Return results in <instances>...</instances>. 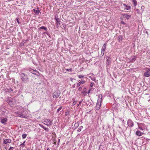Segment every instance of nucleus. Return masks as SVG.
<instances>
[{"mask_svg":"<svg viewBox=\"0 0 150 150\" xmlns=\"http://www.w3.org/2000/svg\"><path fill=\"white\" fill-rule=\"evenodd\" d=\"M111 58H110L109 57H108V59L107 60L106 64L107 65H109L110 63Z\"/></svg>","mask_w":150,"mask_h":150,"instance_id":"nucleus-17","label":"nucleus"},{"mask_svg":"<svg viewBox=\"0 0 150 150\" xmlns=\"http://www.w3.org/2000/svg\"><path fill=\"white\" fill-rule=\"evenodd\" d=\"M55 19L56 21V22L57 23H59V18H57L56 17V16H55Z\"/></svg>","mask_w":150,"mask_h":150,"instance_id":"nucleus-32","label":"nucleus"},{"mask_svg":"<svg viewBox=\"0 0 150 150\" xmlns=\"http://www.w3.org/2000/svg\"><path fill=\"white\" fill-rule=\"evenodd\" d=\"M123 5L125 6L126 8L125 9L127 10H129L130 9V6H128L125 4H123Z\"/></svg>","mask_w":150,"mask_h":150,"instance_id":"nucleus-15","label":"nucleus"},{"mask_svg":"<svg viewBox=\"0 0 150 150\" xmlns=\"http://www.w3.org/2000/svg\"><path fill=\"white\" fill-rule=\"evenodd\" d=\"M78 126H79V124L77 123H75V125H74V126H75L76 127H78Z\"/></svg>","mask_w":150,"mask_h":150,"instance_id":"nucleus-42","label":"nucleus"},{"mask_svg":"<svg viewBox=\"0 0 150 150\" xmlns=\"http://www.w3.org/2000/svg\"><path fill=\"white\" fill-rule=\"evenodd\" d=\"M150 68L146 72H145L144 74V76L145 77H148L150 76Z\"/></svg>","mask_w":150,"mask_h":150,"instance_id":"nucleus-9","label":"nucleus"},{"mask_svg":"<svg viewBox=\"0 0 150 150\" xmlns=\"http://www.w3.org/2000/svg\"><path fill=\"white\" fill-rule=\"evenodd\" d=\"M132 1L134 4V6H136L137 4V1L136 0H132Z\"/></svg>","mask_w":150,"mask_h":150,"instance_id":"nucleus-19","label":"nucleus"},{"mask_svg":"<svg viewBox=\"0 0 150 150\" xmlns=\"http://www.w3.org/2000/svg\"><path fill=\"white\" fill-rule=\"evenodd\" d=\"M84 76L83 75H80L78 76L79 78V79H82V78H83L84 77Z\"/></svg>","mask_w":150,"mask_h":150,"instance_id":"nucleus-29","label":"nucleus"},{"mask_svg":"<svg viewBox=\"0 0 150 150\" xmlns=\"http://www.w3.org/2000/svg\"><path fill=\"white\" fill-rule=\"evenodd\" d=\"M137 57L134 56H133L131 57L130 58L131 60L130 61L131 62H134L136 59Z\"/></svg>","mask_w":150,"mask_h":150,"instance_id":"nucleus-14","label":"nucleus"},{"mask_svg":"<svg viewBox=\"0 0 150 150\" xmlns=\"http://www.w3.org/2000/svg\"><path fill=\"white\" fill-rule=\"evenodd\" d=\"M105 51V50L101 49V54L102 56H103L104 54Z\"/></svg>","mask_w":150,"mask_h":150,"instance_id":"nucleus-28","label":"nucleus"},{"mask_svg":"<svg viewBox=\"0 0 150 150\" xmlns=\"http://www.w3.org/2000/svg\"><path fill=\"white\" fill-rule=\"evenodd\" d=\"M143 134V133L139 131H137L136 132V134L139 136H142Z\"/></svg>","mask_w":150,"mask_h":150,"instance_id":"nucleus-13","label":"nucleus"},{"mask_svg":"<svg viewBox=\"0 0 150 150\" xmlns=\"http://www.w3.org/2000/svg\"><path fill=\"white\" fill-rule=\"evenodd\" d=\"M44 122L45 123L44 124L48 126H50L52 125V122L49 119H45L44 121Z\"/></svg>","mask_w":150,"mask_h":150,"instance_id":"nucleus-6","label":"nucleus"},{"mask_svg":"<svg viewBox=\"0 0 150 150\" xmlns=\"http://www.w3.org/2000/svg\"><path fill=\"white\" fill-rule=\"evenodd\" d=\"M24 43H21V44H20V45L21 46H23L24 45Z\"/></svg>","mask_w":150,"mask_h":150,"instance_id":"nucleus-49","label":"nucleus"},{"mask_svg":"<svg viewBox=\"0 0 150 150\" xmlns=\"http://www.w3.org/2000/svg\"><path fill=\"white\" fill-rule=\"evenodd\" d=\"M92 80H93V81H95L96 80V78H95V77H94V78L91 79Z\"/></svg>","mask_w":150,"mask_h":150,"instance_id":"nucleus-47","label":"nucleus"},{"mask_svg":"<svg viewBox=\"0 0 150 150\" xmlns=\"http://www.w3.org/2000/svg\"><path fill=\"white\" fill-rule=\"evenodd\" d=\"M20 74L21 79L24 82L28 81L29 79L26 74L23 73H21Z\"/></svg>","mask_w":150,"mask_h":150,"instance_id":"nucleus-1","label":"nucleus"},{"mask_svg":"<svg viewBox=\"0 0 150 150\" xmlns=\"http://www.w3.org/2000/svg\"><path fill=\"white\" fill-rule=\"evenodd\" d=\"M27 135V134H23L22 135V137L23 139H24L26 137Z\"/></svg>","mask_w":150,"mask_h":150,"instance_id":"nucleus-26","label":"nucleus"},{"mask_svg":"<svg viewBox=\"0 0 150 150\" xmlns=\"http://www.w3.org/2000/svg\"><path fill=\"white\" fill-rule=\"evenodd\" d=\"M60 93L58 91H55L52 93V96L54 98H57L60 95Z\"/></svg>","mask_w":150,"mask_h":150,"instance_id":"nucleus-7","label":"nucleus"},{"mask_svg":"<svg viewBox=\"0 0 150 150\" xmlns=\"http://www.w3.org/2000/svg\"><path fill=\"white\" fill-rule=\"evenodd\" d=\"M136 11H137V13H138L139 14H142V12H141V10L140 11V10L139 9H137L136 10Z\"/></svg>","mask_w":150,"mask_h":150,"instance_id":"nucleus-27","label":"nucleus"},{"mask_svg":"<svg viewBox=\"0 0 150 150\" xmlns=\"http://www.w3.org/2000/svg\"><path fill=\"white\" fill-rule=\"evenodd\" d=\"M139 128L140 129L143 130V129L142 127H139Z\"/></svg>","mask_w":150,"mask_h":150,"instance_id":"nucleus-52","label":"nucleus"},{"mask_svg":"<svg viewBox=\"0 0 150 150\" xmlns=\"http://www.w3.org/2000/svg\"><path fill=\"white\" fill-rule=\"evenodd\" d=\"M80 85H81V84H80V83H79H79H78L77 84V85H76V86H77V87H79V86H80Z\"/></svg>","mask_w":150,"mask_h":150,"instance_id":"nucleus-37","label":"nucleus"},{"mask_svg":"<svg viewBox=\"0 0 150 150\" xmlns=\"http://www.w3.org/2000/svg\"><path fill=\"white\" fill-rule=\"evenodd\" d=\"M106 44L105 43L104 44L102 48V49L105 50L106 48Z\"/></svg>","mask_w":150,"mask_h":150,"instance_id":"nucleus-23","label":"nucleus"},{"mask_svg":"<svg viewBox=\"0 0 150 150\" xmlns=\"http://www.w3.org/2000/svg\"><path fill=\"white\" fill-rule=\"evenodd\" d=\"M44 129L45 131H46L47 132H48L49 130V129L48 128L46 127Z\"/></svg>","mask_w":150,"mask_h":150,"instance_id":"nucleus-35","label":"nucleus"},{"mask_svg":"<svg viewBox=\"0 0 150 150\" xmlns=\"http://www.w3.org/2000/svg\"><path fill=\"white\" fill-rule=\"evenodd\" d=\"M85 81L84 80H82L81 81H80V82H79L80 84H83L85 83Z\"/></svg>","mask_w":150,"mask_h":150,"instance_id":"nucleus-33","label":"nucleus"},{"mask_svg":"<svg viewBox=\"0 0 150 150\" xmlns=\"http://www.w3.org/2000/svg\"><path fill=\"white\" fill-rule=\"evenodd\" d=\"M62 107L61 106L59 108H58V109L57 110V113L59 112L62 109Z\"/></svg>","mask_w":150,"mask_h":150,"instance_id":"nucleus-30","label":"nucleus"},{"mask_svg":"<svg viewBox=\"0 0 150 150\" xmlns=\"http://www.w3.org/2000/svg\"><path fill=\"white\" fill-rule=\"evenodd\" d=\"M45 128H46L44 126V127H43L42 128H43L44 129H45Z\"/></svg>","mask_w":150,"mask_h":150,"instance_id":"nucleus-54","label":"nucleus"},{"mask_svg":"<svg viewBox=\"0 0 150 150\" xmlns=\"http://www.w3.org/2000/svg\"><path fill=\"white\" fill-rule=\"evenodd\" d=\"M33 10L34 13H35V14L37 15H38L39 13L40 12V11L38 10L33 9Z\"/></svg>","mask_w":150,"mask_h":150,"instance_id":"nucleus-16","label":"nucleus"},{"mask_svg":"<svg viewBox=\"0 0 150 150\" xmlns=\"http://www.w3.org/2000/svg\"><path fill=\"white\" fill-rule=\"evenodd\" d=\"M91 91V89H89V90L88 91L87 93H88V94Z\"/></svg>","mask_w":150,"mask_h":150,"instance_id":"nucleus-50","label":"nucleus"},{"mask_svg":"<svg viewBox=\"0 0 150 150\" xmlns=\"http://www.w3.org/2000/svg\"><path fill=\"white\" fill-rule=\"evenodd\" d=\"M77 101L75 100L73 101V105H75Z\"/></svg>","mask_w":150,"mask_h":150,"instance_id":"nucleus-34","label":"nucleus"},{"mask_svg":"<svg viewBox=\"0 0 150 150\" xmlns=\"http://www.w3.org/2000/svg\"><path fill=\"white\" fill-rule=\"evenodd\" d=\"M39 29H44L46 31H47V28L46 27L42 26L39 28Z\"/></svg>","mask_w":150,"mask_h":150,"instance_id":"nucleus-18","label":"nucleus"},{"mask_svg":"<svg viewBox=\"0 0 150 150\" xmlns=\"http://www.w3.org/2000/svg\"><path fill=\"white\" fill-rule=\"evenodd\" d=\"M72 87L73 88H74L75 87V84H74V85H73Z\"/></svg>","mask_w":150,"mask_h":150,"instance_id":"nucleus-51","label":"nucleus"},{"mask_svg":"<svg viewBox=\"0 0 150 150\" xmlns=\"http://www.w3.org/2000/svg\"><path fill=\"white\" fill-rule=\"evenodd\" d=\"M6 101L11 106H12L15 103V99L10 97H8Z\"/></svg>","mask_w":150,"mask_h":150,"instance_id":"nucleus-2","label":"nucleus"},{"mask_svg":"<svg viewBox=\"0 0 150 150\" xmlns=\"http://www.w3.org/2000/svg\"><path fill=\"white\" fill-rule=\"evenodd\" d=\"M11 140L9 139H6L4 140L3 143L5 144H6L7 143H10L11 142Z\"/></svg>","mask_w":150,"mask_h":150,"instance_id":"nucleus-12","label":"nucleus"},{"mask_svg":"<svg viewBox=\"0 0 150 150\" xmlns=\"http://www.w3.org/2000/svg\"><path fill=\"white\" fill-rule=\"evenodd\" d=\"M82 93L83 94H86L87 93L86 92V88H83V92Z\"/></svg>","mask_w":150,"mask_h":150,"instance_id":"nucleus-22","label":"nucleus"},{"mask_svg":"<svg viewBox=\"0 0 150 150\" xmlns=\"http://www.w3.org/2000/svg\"><path fill=\"white\" fill-rule=\"evenodd\" d=\"M13 148H14L12 146H10L8 150H10L11 149H13Z\"/></svg>","mask_w":150,"mask_h":150,"instance_id":"nucleus-44","label":"nucleus"},{"mask_svg":"<svg viewBox=\"0 0 150 150\" xmlns=\"http://www.w3.org/2000/svg\"><path fill=\"white\" fill-rule=\"evenodd\" d=\"M82 101H83V100H81V101H80L79 102V104L78 105H77V106H79V105L82 102Z\"/></svg>","mask_w":150,"mask_h":150,"instance_id":"nucleus-38","label":"nucleus"},{"mask_svg":"<svg viewBox=\"0 0 150 150\" xmlns=\"http://www.w3.org/2000/svg\"><path fill=\"white\" fill-rule=\"evenodd\" d=\"M101 104L100 103V102L97 101V102L96 108V110H99Z\"/></svg>","mask_w":150,"mask_h":150,"instance_id":"nucleus-10","label":"nucleus"},{"mask_svg":"<svg viewBox=\"0 0 150 150\" xmlns=\"http://www.w3.org/2000/svg\"><path fill=\"white\" fill-rule=\"evenodd\" d=\"M144 8H145V7L144 6L142 5L141 7V11L142 12V13L144 11Z\"/></svg>","mask_w":150,"mask_h":150,"instance_id":"nucleus-24","label":"nucleus"},{"mask_svg":"<svg viewBox=\"0 0 150 150\" xmlns=\"http://www.w3.org/2000/svg\"><path fill=\"white\" fill-rule=\"evenodd\" d=\"M8 90L10 91H13V89L11 88H10L9 89H8Z\"/></svg>","mask_w":150,"mask_h":150,"instance_id":"nucleus-46","label":"nucleus"},{"mask_svg":"<svg viewBox=\"0 0 150 150\" xmlns=\"http://www.w3.org/2000/svg\"><path fill=\"white\" fill-rule=\"evenodd\" d=\"M47 150H50V149L49 148H47Z\"/></svg>","mask_w":150,"mask_h":150,"instance_id":"nucleus-55","label":"nucleus"},{"mask_svg":"<svg viewBox=\"0 0 150 150\" xmlns=\"http://www.w3.org/2000/svg\"><path fill=\"white\" fill-rule=\"evenodd\" d=\"M29 72L31 73L32 74L35 75L37 76H39L40 73L39 72L36 70H35L31 68L28 70Z\"/></svg>","mask_w":150,"mask_h":150,"instance_id":"nucleus-4","label":"nucleus"},{"mask_svg":"<svg viewBox=\"0 0 150 150\" xmlns=\"http://www.w3.org/2000/svg\"><path fill=\"white\" fill-rule=\"evenodd\" d=\"M23 112L24 111H23V112H15V114L16 115L18 116L23 118H27V116L26 115L24 114Z\"/></svg>","mask_w":150,"mask_h":150,"instance_id":"nucleus-3","label":"nucleus"},{"mask_svg":"<svg viewBox=\"0 0 150 150\" xmlns=\"http://www.w3.org/2000/svg\"><path fill=\"white\" fill-rule=\"evenodd\" d=\"M82 89V87H79L78 88V90L79 91H81Z\"/></svg>","mask_w":150,"mask_h":150,"instance_id":"nucleus-40","label":"nucleus"},{"mask_svg":"<svg viewBox=\"0 0 150 150\" xmlns=\"http://www.w3.org/2000/svg\"><path fill=\"white\" fill-rule=\"evenodd\" d=\"M100 96H101L102 97V96L101 95H100L99 96H98V97L99 98H100Z\"/></svg>","mask_w":150,"mask_h":150,"instance_id":"nucleus-53","label":"nucleus"},{"mask_svg":"<svg viewBox=\"0 0 150 150\" xmlns=\"http://www.w3.org/2000/svg\"><path fill=\"white\" fill-rule=\"evenodd\" d=\"M59 140H60V139H59Z\"/></svg>","mask_w":150,"mask_h":150,"instance_id":"nucleus-56","label":"nucleus"},{"mask_svg":"<svg viewBox=\"0 0 150 150\" xmlns=\"http://www.w3.org/2000/svg\"><path fill=\"white\" fill-rule=\"evenodd\" d=\"M25 141H24V142L23 143L21 144L20 145V146H21L23 147H24L25 146V145L24 144L25 143Z\"/></svg>","mask_w":150,"mask_h":150,"instance_id":"nucleus-31","label":"nucleus"},{"mask_svg":"<svg viewBox=\"0 0 150 150\" xmlns=\"http://www.w3.org/2000/svg\"><path fill=\"white\" fill-rule=\"evenodd\" d=\"M127 124L128 125L129 127H132L134 126V122L132 121L130 119L128 120Z\"/></svg>","mask_w":150,"mask_h":150,"instance_id":"nucleus-8","label":"nucleus"},{"mask_svg":"<svg viewBox=\"0 0 150 150\" xmlns=\"http://www.w3.org/2000/svg\"><path fill=\"white\" fill-rule=\"evenodd\" d=\"M122 15L125 16L127 19L128 20L131 17V16L129 15H127L125 13H122Z\"/></svg>","mask_w":150,"mask_h":150,"instance_id":"nucleus-11","label":"nucleus"},{"mask_svg":"<svg viewBox=\"0 0 150 150\" xmlns=\"http://www.w3.org/2000/svg\"><path fill=\"white\" fill-rule=\"evenodd\" d=\"M66 70L68 71L71 72L72 71V69H67Z\"/></svg>","mask_w":150,"mask_h":150,"instance_id":"nucleus-36","label":"nucleus"},{"mask_svg":"<svg viewBox=\"0 0 150 150\" xmlns=\"http://www.w3.org/2000/svg\"><path fill=\"white\" fill-rule=\"evenodd\" d=\"M83 126H80L77 129V131L78 132H80L81 131V130L83 128Z\"/></svg>","mask_w":150,"mask_h":150,"instance_id":"nucleus-21","label":"nucleus"},{"mask_svg":"<svg viewBox=\"0 0 150 150\" xmlns=\"http://www.w3.org/2000/svg\"><path fill=\"white\" fill-rule=\"evenodd\" d=\"M0 119V122L1 123L4 125H6L7 124V122L8 120L7 118L2 117H1Z\"/></svg>","mask_w":150,"mask_h":150,"instance_id":"nucleus-5","label":"nucleus"},{"mask_svg":"<svg viewBox=\"0 0 150 150\" xmlns=\"http://www.w3.org/2000/svg\"><path fill=\"white\" fill-rule=\"evenodd\" d=\"M118 40L119 41L121 40L122 39V35H119L118 36Z\"/></svg>","mask_w":150,"mask_h":150,"instance_id":"nucleus-25","label":"nucleus"},{"mask_svg":"<svg viewBox=\"0 0 150 150\" xmlns=\"http://www.w3.org/2000/svg\"><path fill=\"white\" fill-rule=\"evenodd\" d=\"M39 125L41 127H42V128H43V127H44V126L42 124H39Z\"/></svg>","mask_w":150,"mask_h":150,"instance_id":"nucleus-45","label":"nucleus"},{"mask_svg":"<svg viewBox=\"0 0 150 150\" xmlns=\"http://www.w3.org/2000/svg\"><path fill=\"white\" fill-rule=\"evenodd\" d=\"M16 21L18 23V24H19L20 22L19 21L18 19V18H17L16 19Z\"/></svg>","mask_w":150,"mask_h":150,"instance_id":"nucleus-43","label":"nucleus"},{"mask_svg":"<svg viewBox=\"0 0 150 150\" xmlns=\"http://www.w3.org/2000/svg\"><path fill=\"white\" fill-rule=\"evenodd\" d=\"M74 79V78H70V80H71V81L73 82V80Z\"/></svg>","mask_w":150,"mask_h":150,"instance_id":"nucleus-48","label":"nucleus"},{"mask_svg":"<svg viewBox=\"0 0 150 150\" xmlns=\"http://www.w3.org/2000/svg\"><path fill=\"white\" fill-rule=\"evenodd\" d=\"M27 74H28V75L30 77H34L35 76H33V75L31 73H30V72H27Z\"/></svg>","mask_w":150,"mask_h":150,"instance_id":"nucleus-20","label":"nucleus"},{"mask_svg":"<svg viewBox=\"0 0 150 150\" xmlns=\"http://www.w3.org/2000/svg\"><path fill=\"white\" fill-rule=\"evenodd\" d=\"M93 84H94L93 83V82L91 83L90 85V86L91 87H92V86L93 85Z\"/></svg>","mask_w":150,"mask_h":150,"instance_id":"nucleus-39","label":"nucleus"},{"mask_svg":"<svg viewBox=\"0 0 150 150\" xmlns=\"http://www.w3.org/2000/svg\"><path fill=\"white\" fill-rule=\"evenodd\" d=\"M121 23L123 25L125 24V23L122 21H121Z\"/></svg>","mask_w":150,"mask_h":150,"instance_id":"nucleus-41","label":"nucleus"}]
</instances>
